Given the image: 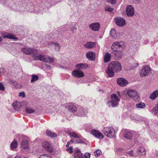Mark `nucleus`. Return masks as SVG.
I'll list each match as a JSON object with an SVG mask.
<instances>
[{"mask_svg":"<svg viewBox=\"0 0 158 158\" xmlns=\"http://www.w3.org/2000/svg\"><path fill=\"white\" fill-rule=\"evenodd\" d=\"M117 84L120 86H126L128 83L127 80L122 78H119L117 79Z\"/></svg>","mask_w":158,"mask_h":158,"instance_id":"16","label":"nucleus"},{"mask_svg":"<svg viewBox=\"0 0 158 158\" xmlns=\"http://www.w3.org/2000/svg\"><path fill=\"white\" fill-rule=\"evenodd\" d=\"M158 96V90H156L151 94L150 95V98L152 100L155 99Z\"/></svg>","mask_w":158,"mask_h":158,"instance_id":"28","label":"nucleus"},{"mask_svg":"<svg viewBox=\"0 0 158 158\" xmlns=\"http://www.w3.org/2000/svg\"><path fill=\"white\" fill-rule=\"evenodd\" d=\"M70 142H71V143H74V141L73 139H71L70 140Z\"/></svg>","mask_w":158,"mask_h":158,"instance_id":"55","label":"nucleus"},{"mask_svg":"<svg viewBox=\"0 0 158 158\" xmlns=\"http://www.w3.org/2000/svg\"><path fill=\"white\" fill-rule=\"evenodd\" d=\"M87 113V111L85 110L84 108L81 107L78 110L77 115L80 116H83Z\"/></svg>","mask_w":158,"mask_h":158,"instance_id":"21","label":"nucleus"},{"mask_svg":"<svg viewBox=\"0 0 158 158\" xmlns=\"http://www.w3.org/2000/svg\"><path fill=\"white\" fill-rule=\"evenodd\" d=\"M89 28L93 31H97L99 30L100 24L98 23H94L91 24L89 25Z\"/></svg>","mask_w":158,"mask_h":158,"instance_id":"15","label":"nucleus"},{"mask_svg":"<svg viewBox=\"0 0 158 158\" xmlns=\"http://www.w3.org/2000/svg\"><path fill=\"white\" fill-rule=\"evenodd\" d=\"M145 148L142 147H140L138 148L136 152V154L138 156H143L145 154Z\"/></svg>","mask_w":158,"mask_h":158,"instance_id":"20","label":"nucleus"},{"mask_svg":"<svg viewBox=\"0 0 158 158\" xmlns=\"http://www.w3.org/2000/svg\"><path fill=\"white\" fill-rule=\"evenodd\" d=\"M94 54V53L93 52H88L86 54V57L89 60H95Z\"/></svg>","mask_w":158,"mask_h":158,"instance_id":"27","label":"nucleus"},{"mask_svg":"<svg viewBox=\"0 0 158 158\" xmlns=\"http://www.w3.org/2000/svg\"><path fill=\"white\" fill-rule=\"evenodd\" d=\"M133 1L136 2H139V0H133Z\"/></svg>","mask_w":158,"mask_h":158,"instance_id":"54","label":"nucleus"},{"mask_svg":"<svg viewBox=\"0 0 158 158\" xmlns=\"http://www.w3.org/2000/svg\"><path fill=\"white\" fill-rule=\"evenodd\" d=\"M74 158H84L80 150L77 148H75L74 152Z\"/></svg>","mask_w":158,"mask_h":158,"instance_id":"14","label":"nucleus"},{"mask_svg":"<svg viewBox=\"0 0 158 158\" xmlns=\"http://www.w3.org/2000/svg\"><path fill=\"white\" fill-rule=\"evenodd\" d=\"M88 66V65L86 64L80 63L77 64L75 67L76 69L81 70L85 69Z\"/></svg>","mask_w":158,"mask_h":158,"instance_id":"18","label":"nucleus"},{"mask_svg":"<svg viewBox=\"0 0 158 158\" xmlns=\"http://www.w3.org/2000/svg\"><path fill=\"white\" fill-rule=\"evenodd\" d=\"M46 133L48 136L51 137H54L56 136L55 133L48 130L47 131Z\"/></svg>","mask_w":158,"mask_h":158,"instance_id":"32","label":"nucleus"},{"mask_svg":"<svg viewBox=\"0 0 158 158\" xmlns=\"http://www.w3.org/2000/svg\"><path fill=\"white\" fill-rule=\"evenodd\" d=\"M73 148L72 147H70L69 148H67L66 150L68 151H69L70 153H71L73 152L72 151Z\"/></svg>","mask_w":158,"mask_h":158,"instance_id":"45","label":"nucleus"},{"mask_svg":"<svg viewBox=\"0 0 158 158\" xmlns=\"http://www.w3.org/2000/svg\"><path fill=\"white\" fill-rule=\"evenodd\" d=\"M102 132L108 138H113L116 137L115 131L112 127H105L103 129Z\"/></svg>","mask_w":158,"mask_h":158,"instance_id":"3","label":"nucleus"},{"mask_svg":"<svg viewBox=\"0 0 158 158\" xmlns=\"http://www.w3.org/2000/svg\"><path fill=\"white\" fill-rule=\"evenodd\" d=\"M21 51L26 55H32L34 60H39L46 63H52L54 60V58L49 56H46L44 55H37L38 50L35 48L28 47H23L21 48Z\"/></svg>","mask_w":158,"mask_h":158,"instance_id":"1","label":"nucleus"},{"mask_svg":"<svg viewBox=\"0 0 158 158\" xmlns=\"http://www.w3.org/2000/svg\"><path fill=\"white\" fill-rule=\"evenodd\" d=\"M157 107H158V103H157V106H156Z\"/></svg>","mask_w":158,"mask_h":158,"instance_id":"58","label":"nucleus"},{"mask_svg":"<svg viewBox=\"0 0 158 158\" xmlns=\"http://www.w3.org/2000/svg\"><path fill=\"white\" fill-rule=\"evenodd\" d=\"M145 42H144V44H148L149 42V41L148 40H145Z\"/></svg>","mask_w":158,"mask_h":158,"instance_id":"52","label":"nucleus"},{"mask_svg":"<svg viewBox=\"0 0 158 158\" xmlns=\"http://www.w3.org/2000/svg\"><path fill=\"white\" fill-rule=\"evenodd\" d=\"M112 53L113 54L115 57L116 58H121L122 55V53L121 51H118V50L116 51H113Z\"/></svg>","mask_w":158,"mask_h":158,"instance_id":"24","label":"nucleus"},{"mask_svg":"<svg viewBox=\"0 0 158 158\" xmlns=\"http://www.w3.org/2000/svg\"><path fill=\"white\" fill-rule=\"evenodd\" d=\"M3 3H4L3 4H4V3L5 4V3H4V2H3Z\"/></svg>","mask_w":158,"mask_h":158,"instance_id":"61","label":"nucleus"},{"mask_svg":"<svg viewBox=\"0 0 158 158\" xmlns=\"http://www.w3.org/2000/svg\"><path fill=\"white\" fill-rule=\"evenodd\" d=\"M136 106L138 108H143L145 107V104L144 103L140 102L137 104Z\"/></svg>","mask_w":158,"mask_h":158,"instance_id":"36","label":"nucleus"},{"mask_svg":"<svg viewBox=\"0 0 158 158\" xmlns=\"http://www.w3.org/2000/svg\"><path fill=\"white\" fill-rule=\"evenodd\" d=\"M94 154L96 157H97L101 155L102 152L100 150L98 149L94 152Z\"/></svg>","mask_w":158,"mask_h":158,"instance_id":"37","label":"nucleus"},{"mask_svg":"<svg viewBox=\"0 0 158 158\" xmlns=\"http://www.w3.org/2000/svg\"><path fill=\"white\" fill-rule=\"evenodd\" d=\"M124 94L125 95L126 98H134L138 96L137 92L135 90L131 89L127 90Z\"/></svg>","mask_w":158,"mask_h":158,"instance_id":"6","label":"nucleus"},{"mask_svg":"<svg viewBox=\"0 0 158 158\" xmlns=\"http://www.w3.org/2000/svg\"><path fill=\"white\" fill-rule=\"evenodd\" d=\"M122 68L121 64L118 61H114L109 63L106 71L109 77H112L114 76V72H119Z\"/></svg>","mask_w":158,"mask_h":158,"instance_id":"2","label":"nucleus"},{"mask_svg":"<svg viewBox=\"0 0 158 158\" xmlns=\"http://www.w3.org/2000/svg\"><path fill=\"white\" fill-rule=\"evenodd\" d=\"M126 12L128 16H132L134 14V8L131 5L127 6L126 8Z\"/></svg>","mask_w":158,"mask_h":158,"instance_id":"10","label":"nucleus"},{"mask_svg":"<svg viewBox=\"0 0 158 158\" xmlns=\"http://www.w3.org/2000/svg\"><path fill=\"white\" fill-rule=\"evenodd\" d=\"M39 79L38 76L34 74L32 75V79L31 80V83H33L37 81Z\"/></svg>","mask_w":158,"mask_h":158,"instance_id":"35","label":"nucleus"},{"mask_svg":"<svg viewBox=\"0 0 158 158\" xmlns=\"http://www.w3.org/2000/svg\"><path fill=\"white\" fill-rule=\"evenodd\" d=\"M115 22L117 25L120 27L124 26L126 24L125 19L120 17H118L115 19Z\"/></svg>","mask_w":158,"mask_h":158,"instance_id":"8","label":"nucleus"},{"mask_svg":"<svg viewBox=\"0 0 158 158\" xmlns=\"http://www.w3.org/2000/svg\"><path fill=\"white\" fill-rule=\"evenodd\" d=\"M83 143V141L80 139L77 140L76 142V143Z\"/></svg>","mask_w":158,"mask_h":158,"instance_id":"49","label":"nucleus"},{"mask_svg":"<svg viewBox=\"0 0 158 158\" xmlns=\"http://www.w3.org/2000/svg\"><path fill=\"white\" fill-rule=\"evenodd\" d=\"M127 154L128 155L130 156H132L133 155V151L131 150L126 152Z\"/></svg>","mask_w":158,"mask_h":158,"instance_id":"40","label":"nucleus"},{"mask_svg":"<svg viewBox=\"0 0 158 158\" xmlns=\"http://www.w3.org/2000/svg\"><path fill=\"white\" fill-rule=\"evenodd\" d=\"M117 92L118 93V94H119V92H118V91H117Z\"/></svg>","mask_w":158,"mask_h":158,"instance_id":"59","label":"nucleus"},{"mask_svg":"<svg viewBox=\"0 0 158 158\" xmlns=\"http://www.w3.org/2000/svg\"><path fill=\"white\" fill-rule=\"evenodd\" d=\"M124 42L123 41L115 42L113 43L111 48L113 51H116L118 49L123 48L124 47Z\"/></svg>","mask_w":158,"mask_h":158,"instance_id":"7","label":"nucleus"},{"mask_svg":"<svg viewBox=\"0 0 158 158\" xmlns=\"http://www.w3.org/2000/svg\"><path fill=\"white\" fill-rule=\"evenodd\" d=\"M29 145L28 142L27 141L23 140L21 143L22 147L25 149H27L28 148Z\"/></svg>","mask_w":158,"mask_h":158,"instance_id":"31","label":"nucleus"},{"mask_svg":"<svg viewBox=\"0 0 158 158\" xmlns=\"http://www.w3.org/2000/svg\"><path fill=\"white\" fill-rule=\"evenodd\" d=\"M0 2H1V3H3V1H1H1H0Z\"/></svg>","mask_w":158,"mask_h":158,"instance_id":"57","label":"nucleus"},{"mask_svg":"<svg viewBox=\"0 0 158 158\" xmlns=\"http://www.w3.org/2000/svg\"><path fill=\"white\" fill-rule=\"evenodd\" d=\"M77 29V27H72L71 28V31L72 32H73L74 30H76Z\"/></svg>","mask_w":158,"mask_h":158,"instance_id":"48","label":"nucleus"},{"mask_svg":"<svg viewBox=\"0 0 158 158\" xmlns=\"http://www.w3.org/2000/svg\"><path fill=\"white\" fill-rule=\"evenodd\" d=\"M66 107L69 110L73 112H74L77 110L76 107L72 103L68 104L66 106Z\"/></svg>","mask_w":158,"mask_h":158,"instance_id":"19","label":"nucleus"},{"mask_svg":"<svg viewBox=\"0 0 158 158\" xmlns=\"http://www.w3.org/2000/svg\"><path fill=\"white\" fill-rule=\"evenodd\" d=\"M110 34L111 37L114 39H118L120 37V33L117 32L114 29H112L110 31Z\"/></svg>","mask_w":158,"mask_h":158,"instance_id":"17","label":"nucleus"},{"mask_svg":"<svg viewBox=\"0 0 158 158\" xmlns=\"http://www.w3.org/2000/svg\"><path fill=\"white\" fill-rule=\"evenodd\" d=\"M43 147L47 151L52 152L53 151V147L51 144L48 141H45L42 143Z\"/></svg>","mask_w":158,"mask_h":158,"instance_id":"12","label":"nucleus"},{"mask_svg":"<svg viewBox=\"0 0 158 158\" xmlns=\"http://www.w3.org/2000/svg\"><path fill=\"white\" fill-rule=\"evenodd\" d=\"M151 73V70L149 66L144 65L140 70L139 73L140 77H143L148 76Z\"/></svg>","mask_w":158,"mask_h":158,"instance_id":"5","label":"nucleus"},{"mask_svg":"<svg viewBox=\"0 0 158 158\" xmlns=\"http://www.w3.org/2000/svg\"><path fill=\"white\" fill-rule=\"evenodd\" d=\"M5 88L2 83L0 82V90L4 91L5 90Z\"/></svg>","mask_w":158,"mask_h":158,"instance_id":"41","label":"nucleus"},{"mask_svg":"<svg viewBox=\"0 0 158 158\" xmlns=\"http://www.w3.org/2000/svg\"><path fill=\"white\" fill-rule=\"evenodd\" d=\"M2 39L1 37L0 36V42H2Z\"/></svg>","mask_w":158,"mask_h":158,"instance_id":"56","label":"nucleus"},{"mask_svg":"<svg viewBox=\"0 0 158 158\" xmlns=\"http://www.w3.org/2000/svg\"><path fill=\"white\" fill-rule=\"evenodd\" d=\"M39 158H51L49 156L46 155H41Z\"/></svg>","mask_w":158,"mask_h":158,"instance_id":"42","label":"nucleus"},{"mask_svg":"<svg viewBox=\"0 0 158 158\" xmlns=\"http://www.w3.org/2000/svg\"><path fill=\"white\" fill-rule=\"evenodd\" d=\"M15 86L16 88H19V87L18 86V85H17L16 84H13Z\"/></svg>","mask_w":158,"mask_h":158,"instance_id":"51","label":"nucleus"},{"mask_svg":"<svg viewBox=\"0 0 158 158\" xmlns=\"http://www.w3.org/2000/svg\"><path fill=\"white\" fill-rule=\"evenodd\" d=\"M110 3L112 4H115L116 2V1L115 0H110Z\"/></svg>","mask_w":158,"mask_h":158,"instance_id":"50","label":"nucleus"},{"mask_svg":"<svg viewBox=\"0 0 158 158\" xmlns=\"http://www.w3.org/2000/svg\"><path fill=\"white\" fill-rule=\"evenodd\" d=\"M10 82L11 84H16L17 85H18V83L15 81L12 80L10 81Z\"/></svg>","mask_w":158,"mask_h":158,"instance_id":"47","label":"nucleus"},{"mask_svg":"<svg viewBox=\"0 0 158 158\" xmlns=\"http://www.w3.org/2000/svg\"><path fill=\"white\" fill-rule=\"evenodd\" d=\"M152 113L154 115H156L158 113V108L157 106H155L153 107L152 110Z\"/></svg>","mask_w":158,"mask_h":158,"instance_id":"38","label":"nucleus"},{"mask_svg":"<svg viewBox=\"0 0 158 158\" xmlns=\"http://www.w3.org/2000/svg\"><path fill=\"white\" fill-rule=\"evenodd\" d=\"M19 96L24 97L25 96V93L23 92H20L19 94Z\"/></svg>","mask_w":158,"mask_h":158,"instance_id":"44","label":"nucleus"},{"mask_svg":"<svg viewBox=\"0 0 158 158\" xmlns=\"http://www.w3.org/2000/svg\"><path fill=\"white\" fill-rule=\"evenodd\" d=\"M105 10L106 11L111 12L113 10V9L109 6H107L105 7Z\"/></svg>","mask_w":158,"mask_h":158,"instance_id":"39","label":"nucleus"},{"mask_svg":"<svg viewBox=\"0 0 158 158\" xmlns=\"http://www.w3.org/2000/svg\"><path fill=\"white\" fill-rule=\"evenodd\" d=\"M84 156L85 158H90V154L88 153H86L85 154Z\"/></svg>","mask_w":158,"mask_h":158,"instance_id":"43","label":"nucleus"},{"mask_svg":"<svg viewBox=\"0 0 158 158\" xmlns=\"http://www.w3.org/2000/svg\"><path fill=\"white\" fill-rule=\"evenodd\" d=\"M122 132L123 134V137L126 139L129 140H131L132 139L133 134L131 132L125 129L123 130L122 131Z\"/></svg>","mask_w":158,"mask_h":158,"instance_id":"9","label":"nucleus"},{"mask_svg":"<svg viewBox=\"0 0 158 158\" xmlns=\"http://www.w3.org/2000/svg\"><path fill=\"white\" fill-rule=\"evenodd\" d=\"M69 134L70 137H73L75 138H79L80 137L75 132H69Z\"/></svg>","mask_w":158,"mask_h":158,"instance_id":"34","label":"nucleus"},{"mask_svg":"<svg viewBox=\"0 0 158 158\" xmlns=\"http://www.w3.org/2000/svg\"><path fill=\"white\" fill-rule=\"evenodd\" d=\"M139 65V64H137V66H138Z\"/></svg>","mask_w":158,"mask_h":158,"instance_id":"60","label":"nucleus"},{"mask_svg":"<svg viewBox=\"0 0 158 158\" xmlns=\"http://www.w3.org/2000/svg\"><path fill=\"white\" fill-rule=\"evenodd\" d=\"M50 45H54L55 50L59 52L60 48L59 44L56 42H51Z\"/></svg>","mask_w":158,"mask_h":158,"instance_id":"30","label":"nucleus"},{"mask_svg":"<svg viewBox=\"0 0 158 158\" xmlns=\"http://www.w3.org/2000/svg\"><path fill=\"white\" fill-rule=\"evenodd\" d=\"M2 37L3 38H8L9 39H13L15 40H17V38L14 37V35L11 34H2Z\"/></svg>","mask_w":158,"mask_h":158,"instance_id":"25","label":"nucleus"},{"mask_svg":"<svg viewBox=\"0 0 158 158\" xmlns=\"http://www.w3.org/2000/svg\"><path fill=\"white\" fill-rule=\"evenodd\" d=\"M96 43L95 42H87L84 45V46L88 49H91L95 47Z\"/></svg>","mask_w":158,"mask_h":158,"instance_id":"22","label":"nucleus"},{"mask_svg":"<svg viewBox=\"0 0 158 158\" xmlns=\"http://www.w3.org/2000/svg\"><path fill=\"white\" fill-rule=\"evenodd\" d=\"M104 62L107 63L110 61L111 59V55L109 53H106L104 57Z\"/></svg>","mask_w":158,"mask_h":158,"instance_id":"29","label":"nucleus"},{"mask_svg":"<svg viewBox=\"0 0 158 158\" xmlns=\"http://www.w3.org/2000/svg\"><path fill=\"white\" fill-rule=\"evenodd\" d=\"M45 66L46 68L48 70H50L52 69V67L47 64H45Z\"/></svg>","mask_w":158,"mask_h":158,"instance_id":"46","label":"nucleus"},{"mask_svg":"<svg viewBox=\"0 0 158 158\" xmlns=\"http://www.w3.org/2000/svg\"><path fill=\"white\" fill-rule=\"evenodd\" d=\"M18 143L17 141L14 140L10 144V148L12 151H15V149L17 148Z\"/></svg>","mask_w":158,"mask_h":158,"instance_id":"26","label":"nucleus"},{"mask_svg":"<svg viewBox=\"0 0 158 158\" xmlns=\"http://www.w3.org/2000/svg\"><path fill=\"white\" fill-rule=\"evenodd\" d=\"M111 100L108 102L107 104L109 107H115L118 106L120 99L115 94L111 95Z\"/></svg>","mask_w":158,"mask_h":158,"instance_id":"4","label":"nucleus"},{"mask_svg":"<svg viewBox=\"0 0 158 158\" xmlns=\"http://www.w3.org/2000/svg\"><path fill=\"white\" fill-rule=\"evenodd\" d=\"M26 112L28 114L33 113L35 111V110L30 107H26L25 109Z\"/></svg>","mask_w":158,"mask_h":158,"instance_id":"33","label":"nucleus"},{"mask_svg":"<svg viewBox=\"0 0 158 158\" xmlns=\"http://www.w3.org/2000/svg\"><path fill=\"white\" fill-rule=\"evenodd\" d=\"M12 106L14 107V109L16 110H18L22 106L21 102L15 101L13 103Z\"/></svg>","mask_w":158,"mask_h":158,"instance_id":"23","label":"nucleus"},{"mask_svg":"<svg viewBox=\"0 0 158 158\" xmlns=\"http://www.w3.org/2000/svg\"><path fill=\"white\" fill-rule=\"evenodd\" d=\"M91 133L95 137L99 139H103L104 138L103 135L98 131L93 130L91 131Z\"/></svg>","mask_w":158,"mask_h":158,"instance_id":"13","label":"nucleus"},{"mask_svg":"<svg viewBox=\"0 0 158 158\" xmlns=\"http://www.w3.org/2000/svg\"><path fill=\"white\" fill-rule=\"evenodd\" d=\"M72 75L74 77L77 78H81L84 76V73L83 72L78 69L75 70L72 72Z\"/></svg>","mask_w":158,"mask_h":158,"instance_id":"11","label":"nucleus"},{"mask_svg":"<svg viewBox=\"0 0 158 158\" xmlns=\"http://www.w3.org/2000/svg\"><path fill=\"white\" fill-rule=\"evenodd\" d=\"M70 143V142H67V143L66 145V146L67 147H69V144Z\"/></svg>","mask_w":158,"mask_h":158,"instance_id":"53","label":"nucleus"}]
</instances>
